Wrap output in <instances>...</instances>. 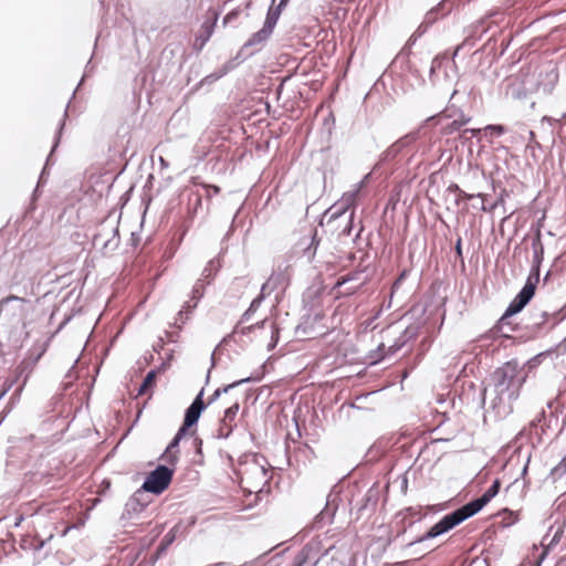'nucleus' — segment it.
<instances>
[{
    "mask_svg": "<svg viewBox=\"0 0 566 566\" xmlns=\"http://www.w3.org/2000/svg\"><path fill=\"white\" fill-rule=\"evenodd\" d=\"M500 480H495L493 484L483 493L482 496L469 502L462 507L444 515L438 523L431 526L423 535L418 537L416 542L421 543L430 538L440 536L457 525L473 516L481 511L500 491Z\"/></svg>",
    "mask_w": 566,
    "mask_h": 566,
    "instance_id": "obj_1",
    "label": "nucleus"
},
{
    "mask_svg": "<svg viewBox=\"0 0 566 566\" xmlns=\"http://www.w3.org/2000/svg\"><path fill=\"white\" fill-rule=\"evenodd\" d=\"M526 376L516 361H507L491 375V381L499 398L516 400Z\"/></svg>",
    "mask_w": 566,
    "mask_h": 566,
    "instance_id": "obj_2",
    "label": "nucleus"
},
{
    "mask_svg": "<svg viewBox=\"0 0 566 566\" xmlns=\"http://www.w3.org/2000/svg\"><path fill=\"white\" fill-rule=\"evenodd\" d=\"M539 282V271L538 269L531 272L528 275L525 285L520 291V293L514 297V300L510 303L505 313L499 321V328L502 331L503 327L509 324V319L514 314L521 312L524 306L532 300L535 294L536 286Z\"/></svg>",
    "mask_w": 566,
    "mask_h": 566,
    "instance_id": "obj_3",
    "label": "nucleus"
},
{
    "mask_svg": "<svg viewBox=\"0 0 566 566\" xmlns=\"http://www.w3.org/2000/svg\"><path fill=\"white\" fill-rule=\"evenodd\" d=\"M172 476V469L167 465H158L147 475L143 489L154 494H161L170 485Z\"/></svg>",
    "mask_w": 566,
    "mask_h": 566,
    "instance_id": "obj_4",
    "label": "nucleus"
},
{
    "mask_svg": "<svg viewBox=\"0 0 566 566\" xmlns=\"http://www.w3.org/2000/svg\"><path fill=\"white\" fill-rule=\"evenodd\" d=\"M202 395L203 391L201 390L189 406V408L186 410L184 423L177 432L179 436L185 437L188 433V430L197 423L202 410L206 408Z\"/></svg>",
    "mask_w": 566,
    "mask_h": 566,
    "instance_id": "obj_5",
    "label": "nucleus"
},
{
    "mask_svg": "<svg viewBox=\"0 0 566 566\" xmlns=\"http://www.w3.org/2000/svg\"><path fill=\"white\" fill-rule=\"evenodd\" d=\"M240 409V405L238 402L233 403L229 408L226 409L224 416L220 421V427L218 429V437L228 438L233 429L237 427V416Z\"/></svg>",
    "mask_w": 566,
    "mask_h": 566,
    "instance_id": "obj_6",
    "label": "nucleus"
},
{
    "mask_svg": "<svg viewBox=\"0 0 566 566\" xmlns=\"http://www.w3.org/2000/svg\"><path fill=\"white\" fill-rule=\"evenodd\" d=\"M357 276H358V272H353L350 274L340 276L332 290L335 294V297L339 298V297L349 296V295L355 294L359 290L361 283L353 285V286H347L345 290H342V287L346 283L357 280Z\"/></svg>",
    "mask_w": 566,
    "mask_h": 566,
    "instance_id": "obj_7",
    "label": "nucleus"
},
{
    "mask_svg": "<svg viewBox=\"0 0 566 566\" xmlns=\"http://www.w3.org/2000/svg\"><path fill=\"white\" fill-rule=\"evenodd\" d=\"M184 437L179 436L178 433L174 437V439L171 440V442L168 444V447L166 448L165 452L161 454V460L166 463V464H169V465H176V463L178 462L179 460V450H178V446H179V442L180 440L182 439Z\"/></svg>",
    "mask_w": 566,
    "mask_h": 566,
    "instance_id": "obj_8",
    "label": "nucleus"
},
{
    "mask_svg": "<svg viewBox=\"0 0 566 566\" xmlns=\"http://www.w3.org/2000/svg\"><path fill=\"white\" fill-rule=\"evenodd\" d=\"M531 319L533 327L542 328L543 326L548 324L551 319H555V315L549 314L546 311L534 310L531 314Z\"/></svg>",
    "mask_w": 566,
    "mask_h": 566,
    "instance_id": "obj_9",
    "label": "nucleus"
},
{
    "mask_svg": "<svg viewBox=\"0 0 566 566\" xmlns=\"http://www.w3.org/2000/svg\"><path fill=\"white\" fill-rule=\"evenodd\" d=\"M315 551H316V546L314 544L310 543V544L305 545L295 558V566H303L310 559L314 558L315 555H313V553Z\"/></svg>",
    "mask_w": 566,
    "mask_h": 566,
    "instance_id": "obj_10",
    "label": "nucleus"
},
{
    "mask_svg": "<svg viewBox=\"0 0 566 566\" xmlns=\"http://www.w3.org/2000/svg\"><path fill=\"white\" fill-rule=\"evenodd\" d=\"M156 378H157L156 370H150L146 375V377H145V379H144V381H143L139 390H138V395L142 396V395L148 394V391L155 387Z\"/></svg>",
    "mask_w": 566,
    "mask_h": 566,
    "instance_id": "obj_11",
    "label": "nucleus"
},
{
    "mask_svg": "<svg viewBox=\"0 0 566 566\" xmlns=\"http://www.w3.org/2000/svg\"><path fill=\"white\" fill-rule=\"evenodd\" d=\"M191 300L193 301L192 307L197 306L198 301L205 294V284L202 283V280H198L196 284L193 285L192 292H191Z\"/></svg>",
    "mask_w": 566,
    "mask_h": 566,
    "instance_id": "obj_12",
    "label": "nucleus"
},
{
    "mask_svg": "<svg viewBox=\"0 0 566 566\" xmlns=\"http://www.w3.org/2000/svg\"><path fill=\"white\" fill-rule=\"evenodd\" d=\"M532 245H533L535 259L537 260V262H539L541 259L543 258V253H544V248H543V243L541 240V231L539 230L537 231Z\"/></svg>",
    "mask_w": 566,
    "mask_h": 566,
    "instance_id": "obj_13",
    "label": "nucleus"
},
{
    "mask_svg": "<svg viewBox=\"0 0 566 566\" xmlns=\"http://www.w3.org/2000/svg\"><path fill=\"white\" fill-rule=\"evenodd\" d=\"M269 30L266 29H261L259 32L254 33L250 40L248 41L247 44L249 45H254V44H258V43H261L263 42L264 40L268 39L269 36Z\"/></svg>",
    "mask_w": 566,
    "mask_h": 566,
    "instance_id": "obj_14",
    "label": "nucleus"
},
{
    "mask_svg": "<svg viewBox=\"0 0 566 566\" xmlns=\"http://www.w3.org/2000/svg\"><path fill=\"white\" fill-rule=\"evenodd\" d=\"M268 323L269 322L266 319H262L261 322H258L255 325L240 326L239 329L237 331V333H241V334L245 335L255 329L264 328Z\"/></svg>",
    "mask_w": 566,
    "mask_h": 566,
    "instance_id": "obj_15",
    "label": "nucleus"
},
{
    "mask_svg": "<svg viewBox=\"0 0 566 566\" xmlns=\"http://www.w3.org/2000/svg\"><path fill=\"white\" fill-rule=\"evenodd\" d=\"M276 19H277V15L270 11L268 17H266L264 27L262 29L269 30V34H271V32H272V30H273V28H274V25L276 23Z\"/></svg>",
    "mask_w": 566,
    "mask_h": 566,
    "instance_id": "obj_16",
    "label": "nucleus"
},
{
    "mask_svg": "<svg viewBox=\"0 0 566 566\" xmlns=\"http://www.w3.org/2000/svg\"><path fill=\"white\" fill-rule=\"evenodd\" d=\"M193 184L195 185H200L201 187L206 188L207 189V197H210L211 192L213 195L220 193V187H218L216 185H208V184H205V182H197V181H193Z\"/></svg>",
    "mask_w": 566,
    "mask_h": 566,
    "instance_id": "obj_17",
    "label": "nucleus"
},
{
    "mask_svg": "<svg viewBox=\"0 0 566 566\" xmlns=\"http://www.w3.org/2000/svg\"><path fill=\"white\" fill-rule=\"evenodd\" d=\"M553 473L556 475L566 474V455L562 459V461L553 469Z\"/></svg>",
    "mask_w": 566,
    "mask_h": 566,
    "instance_id": "obj_18",
    "label": "nucleus"
},
{
    "mask_svg": "<svg viewBox=\"0 0 566 566\" xmlns=\"http://www.w3.org/2000/svg\"><path fill=\"white\" fill-rule=\"evenodd\" d=\"M11 301H21V302H25V300L23 297H19V296H15V295H9L4 298H2L0 301V313L3 311L4 306L11 302Z\"/></svg>",
    "mask_w": 566,
    "mask_h": 566,
    "instance_id": "obj_19",
    "label": "nucleus"
},
{
    "mask_svg": "<svg viewBox=\"0 0 566 566\" xmlns=\"http://www.w3.org/2000/svg\"><path fill=\"white\" fill-rule=\"evenodd\" d=\"M356 195V192H348L343 196V202L346 207L354 205Z\"/></svg>",
    "mask_w": 566,
    "mask_h": 566,
    "instance_id": "obj_20",
    "label": "nucleus"
},
{
    "mask_svg": "<svg viewBox=\"0 0 566 566\" xmlns=\"http://www.w3.org/2000/svg\"><path fill=\"white\" fill-rule=\"evenodd\" d=\"M485 129L496 135H502L505 132L502 125H488Z\"/></svg>",
    "mask_w": 566,
    "mask_h": 566,
    "instance_id": "obj_21",
    "label": "nucleus"
},
{
    "mask_svg": "<svg viewBox=\"0 0 566 566\" xmlns=\"http://www.w3.org/2000/svg\"><path fill=\"white\" fill-rule=\"evenodd\" d=\"M455 189L459 191V197L462 200H470L475 197V195L467 193L465 191L459 189V187L455 185Z\"/></svg>",
    "mask_w": 566,
    "mask_h": 566,
    "instance_id": "obj_22",
    "label": "nucleus"
},
{
    "mask_svg": "<svg viewBox=\"0 0 566 566\" xmlns=\"http://www.w3.org/2000/svg\"><path fill=\"white\" fill-rule=\"evenodd\" d=\"M253 305H254V302L251 304L250 308L244 313L243 317H242V321H241V325L245 322H248L249 319V315L250 313L252 312V308H253Z\"/></svg>",
    "mask_w": 566,
    "mask_h": 566,
    "instance_id": "obj_23",
    "label": "nucleus"
},
{
    "mask_svg": "<svg viewBox=\"0 0 566 566\" xmlns=\"http://www.w3.org/2000/svg\"><path fill=\"white\" fill-rule=\"evenodd\" d=\"M316 235H317V232L316 230L314 231V234H313V238H312V243L311 245L314 247V250H316L318 243H319V240L316 239Z\"/></svg>",
    "mask_w": 566,
    "mask_h": 566,
    "instance_id": "obj_24",
    "label": "nucleus"
},
{
    "mask_svg": "<svg viewBox=\"0 0 566 566\" xmlns=\"http://www.w3.org/2000/svg\"><path fill=\"white\" fill-rule=\"evenodd\" d=\"M406 276V271H403L400 276L397 279V281L395 282L394 286H398V284H400V282L405 279Z\"/></svg>",
    "mask_w": 566,
    "mask_h": 566,
    "instance_id": "obj_25",
    "label": "nucleus"
},
{
    "mask_svg": "<svg viewBox=\"0 0 566 566\" xmlns=\"http://www.w3.org/2000/svg\"><path fill=\"white\" fill-rule=\"evenodd\" d=\"M455 250H457V253L459 255H461V253H462V251H461V239L458 240L457 245H455Z\"/></svg>",
    "mask_w": 566,
    "mask_h": 566,
    "instance_id": "obj_26",
    "label": "nucleus"
},
{
    "mask_svg": "<svg viewBox=\"0 0 566 566\" xmlns=\"http://www.w3.org/2000/svg\"><path fill=\"white\" fill-rule=\"evenodd\" d=\"M210 269H211V268H206V270H205V272H203L205 277H209V276H211V270H210Z\"/></svg>",
    "mask_w": 566,
    "mask_h": 566,
    "instance_id": "obj_27",
    "label": "nucleus"
},
{
    "mask_svg": "<svg viewBox=\"0 0 566 566\" xmlns=\"http://www.w3.org/2000/svg\"><path fill=\"white\" fill-rule=\"evenodd\" d=\"M480 132H481V129H471V133H472L473 135H476V134H479Z\"/></svg>",
    "mask_w": 566,
    "mask_h": 566,
    "instance_id": "obj_28",
    "label": "nucleus"
},
{
    "mask_svg": "<svg viewBox=\"0 0 566 566\" xmlns=\"http://www.w3.org/2000/svg\"><path fill=\"white\" fill-rule=\"evenodd\" d=\"M219 394H220V389L216 390V391H214V394H213V396L216 397V396H218Z\"/></svg>",
    "mask_w": 566,
    "mask_h": 566,
    "instance_id": "obj_29",
    "label": "nucleus"
},
{
    "mask_svg": "<svg viewBox=\"0 0 566 566\" xmlns=\"http://www.w3.org/2000/svg\"><path fill=\"white\" fill-rule=\"evenodd\" d=\"M270 328L273 329L274 328V324L272 322H270Z\"/></svg>",
    "mask_w": 566,
    "mask_h": 566,
    "instance_id": "obj_30",
    "label": "nucleus"
},
{
    "mask_svg": "<svg viewBox=\"0 0 566 566\" xmlns=\"http://www.w3.org/2000/svg\"><path fill=\"white\" fill-rule=\"evenodd\" d=\"M476 197L483 198V195L482 193H478Z\"/></svg>",
    "mask_w": 566,
    "mask_h": 566,
    "instance_id": "obj_31",
    "label": "nucleus"
}]
</instances>
